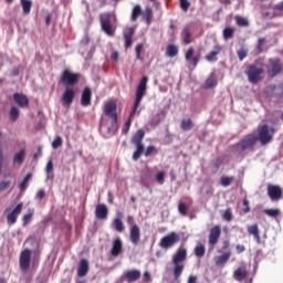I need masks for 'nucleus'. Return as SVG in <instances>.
Listing matches in <instances>:
<instances>
[{
  "instance_id": "obj_1",
  "label": "nucleus",
  "mask_w": 283,
  "mask_h": 283,
  "mask_svg": "<svg viewBox=\"0 0 283 283\" xmlns=\"http://www.w3.org/2000/svg\"><path fill=\"white\" fill-rule=\"evenodd\" d=\"M103 113L106 117L112 119V127L107 128V136L112 137L118 130V113H117V102L109 99L104 103Z\"/></svg>"
},
{
  "instance_id": "obj_2",
  "label": "nucleus",
  "mask_w": 283,
  "mask_h": 283,
  "mask_svg": "<svg viewBox=\"0 0 283 283\" xmlns=\"http://www.w3.org/2000/svg\"><path fill=\"white\" fill-rule=\"evenodd\" d=\"M187 258H188V250L186 247H179L177 252L174 253L171 262L174 265L172 273H174L175 281H178L182 275L186 268L185 262L187 261Z\"/></svg>"
},
{
  "instance_id": "obj_3",
  "label": "nucleus",
  "mask_w": 283,
  "mask_h": 283,
  "mask_svg": "<svg viewBox=\"0 0 283 283\" xmlns=\"http://www.w3.org/2000/svg\"><path fill=\"white\" fill-rule=\"evenodd\" d=\"M147 84H148V76H143L138 86H137V90H136L135 103H134V106H133V111L129 115L130 118L134 117L136 114H140V111H138V108L140 106V103L143 101V98L146 95Z\"/></svg>"
},
{
  "instance_id": "obj_4",
  "label": "nucleus",
  "mask_w": 283,
  "mask_h": 283,
  "mask_svg": "<svg viewBox=\"0 0 283 283\" xmlns=\"http://www.w3.org/2000/svg\"><path fill=\"white\" fill-rule=\"evenodd\" d=\"M144 138L145 130L143 128L138 129L132 138V144L136 146V151L133 154L134 161H138L145 151V145L143 144Z\"/></svg>"
},
{
  "instance_id": "obj_5",
  "label": "nucleus",
  "mask_w": 283,
  "mask_h": 283,
  "mask_svg": "<svg viewBox=\"0 0 283 283\" xmlns=\"http://www.w3.org/2000/svg\"><path fill=\"white\" fill-rule=\"evenodd\" d=\"M245 76H248L250 84L258 85L264 80V70L255 64H250L248 69H245Z\"/></svg>"
},
{
  "instance_id": "obj_6",
  "label": "nucleus",
  "mask_w": 283,
  "mask_h": 283,
  "mask_svg": "<svg viewBox=\"0 0 283 283\" xmlns=\"http://www.w3.org/2000/svg\"><path fill=\"white\" fill-rule=\"evenodd\" d=\"M265 70H266V76L269 78H275L283 71L281 60L280 59H269Z\"/></svg>"
},
{
  "instance_id": "obj_7",
  "label": "nucleus",
  "mask_w": 283,
  "mask_h": 283,
  "mask_svg": "<svg viewBox=\"0 0 283 283\" xmlns=\"http://www.w3.org/2000/svg\"><path fill=\"white\" fill-rule=\"evenodd\" d=\"M258 142V137L248 135V137L241 139L239 143L234 144V150L239 154L252 149Z\"/></svg>"
},
{
  "instance_id": "obj_8",
  "label": "nucleus",
  "mask_w": 283,
  "mask_h": 283,
  "mask_svg": "<svg viewBox=\"0 0 283 283\" xmlns=\"http://www.w3.org/2000/svg\"><path fill=\"white\" fill-rule=\"evenodd\" d=\"M80 78L78 73H73L69 69H65L61 74L60 84L63 86H74L78 83Z\"/></svg>"
},
{
  "instance_id": "obj_9",
  "label": "nucleus",
  "mask_w": 283,
  "mask_h": 283,
  "mask_svg": "<svg viewBox=\"0 0 283 283\" xmlns=\"http://www.w3.org/2000/svg\"><path fill=\"white\" fill-rule=\"evenodd\" d=\"M274 133H275V129L270 128L269 125L261 126V128H259V137H258L261 145L263 146L269 145L273 140Z\"/></svg>"
},
{
  "instance_id": "obj_10",
  "label": "nucleus",
  "mask_w": 283,
  "mask_h": 283,
  "mask_svg": "<svg viewBox=\"0 0 283 283\" xmlns=\"http://www.w3.org/2000/svg\"><path fill=\"white\" fill-rule=\"evenodd\" d=\"M101 28L107 36H111V38L114 36L115 29L112 25V14L111 13H102L101 14Z\"/></svg>"
},
{
  "instance_id": "obj_11",
  "label": "nucleus",
  "mask_w": 283,
  "mask_h": 283,
  "mask_svg": "<svg viewBox=\"0 0 283 283\" xmlns=\"http://www.w3.org/2000/svg\"><path fill=\"white\" fill-rule=\"evenodd\" d=\"M127 223L130 227V242L134 245H138L140 242V228L138 224L135 223L134 217L133 216H128L127 217ZM135 223V224H134Z\"/></svg>"
},
{
  "instance_id": "obj_12",
  "label": "nucleus",
  "mask_w": 283,
  "mask_h": 283,
  "mask_svg": "<svg viewBox=\"0 0 283 283\" xmlns=\"http://www.w3.org/2000/svg\"><path fill=\"white\" fill-rule=\"evenodd\" d=\"M179 241H180L179 234L176 232H170L169 234L161 238L159 245L160 248L167 250L176 245Z\"/></svg>"
},
{
  "instance_id": "obj_13",
  "label": "nucleus",
  "mask_w": 283,
  "mask_h": 283,
  "mask_svg": "<svg viewBox=\"0 0 283 283\" xmlns=\"http://www.w3.org/2000/svg\"><path fill=\"white\" fill-rule=\"evenodd\" d=\"M221 234H222L221 226L214 224V227L210 229V234H208V244L214 248L218 244Z\"/></svg>"
},
{
  "instance_id": "obj_14",
  "label": "nucleus",
  "mask_w": 283,
  "mask_h": 283,
  "mask_svg": "<svg viewBox=\"0 0 283 283\" xmlns=\"http://www.w3.org/2000/svg\"><path fill=\"white\" fill-rule=\"evenodd\" d=\"M266 192L271 201H279L283 198V189L277 185L269 184L266 187Z\"/></svg>"
},
{
  "instance_id": "obj_15",
  "label": "nucleus",
  "mask_w": 283,
  "mask_h": 283,
  "mask_svg": "<svg viewBox=\"0 0 283 283\" xmlns=\"http://www.w3.org/2000/svg\"><path fill=\"white\" fill-rule=\"evenodd\" d=\"M31 263V250L24 249L20 254V268L22 272H27Z\"/></svg>"
},
{
  "instance_id": "obj_16",
  "label": "nucleus",
  "mask_w": 283,
  "mask_h": 283,
  "mask_svg": "<svg viewBox=\"0 0 283 283\" xmlns=\"http://www.w3.org/2000/svg\"><path fill=\"white\" fill-rule=\"evenodd\" d=\"M23 209V202H19L14 209L8 213L7 216V222L8 226H13L17 222L18 217L20 216L21 211Z\"/></svg>"
},
{
  "instance_id": "obj_17",
  "label": "nucleus",
  "mask_w": 283,
  "mask_h": 283,
  "mask_svg": "<svg viewBox=\"0 0 283 283\" xmlns=\"http://www.w3.org/2000/svg\"><path fill=\"white\" fill-rule=\"evenodd\" d=\"M142 277V272L138 269H130L127 270L124 275L123 279L127 282V283H135L137 281H139Z\"/></svg>"
},
{
  "instance_id": "obj_18",
  "label": "nucleus",
  "mask_w": 283,
  "mask_h": 283,
  "mask_svg": "<svg viewBox=\"0 0 283 283\" xmlns=\"http://www.w3.org/2000/svg\"><path fill=\"white\" fill-rule=\"evenodd\" d=\"M124 251L123 240L117 237L113 240V248L111 249V255L114 258L119 256Z\"/></svg>"
},
{
  "instance_id": "obj_19",
  "label": "nucleus",
  "mask_w": 283,
  "mask_h": 283,
  "mask_svg": "<svg viewBox=\"0 0 283 283\" xmlns=\"http://www.w3.org/2000/svg\"><path fill=\"white\" fill-rule=\"evenodd\" d=\"M13 99L14 103L20 107V108H25L29 105V97L25 94L22 93H14L13 94Z\"/></svg>"
},
{
  "instance_id": "obj_20",
  "label": "nucleus",
  "mask_w": 283,
  "mask_h": 283,
  "mask_svg": "<svg viewBox=\"0 0 283 283\" xmlns=\"http://www.w3.org/2000/svg\"><path fill=\"white\" fill-rule=\"evenodd\" d=\"M95 216L98 220H106L108 217V208L105 203H98L96 206Z\"/></svg>"
},
{
  "instance_id": "obj_21",
  "label": "nucleus",
  "mask_w": 283,
  "mask_h": 283,
  "mask_svg": "<svg viewBox=\"0 0 283 283\" xmlns=\"http://www.w3.org/2000/svg\"><path fill=\"white\" fill-rule=\"evenodd\" d=\"M88 272H90V263L87 259H81V262L77 266V275L80 277H84L87 275Z\"/></svg>"
},
{
  "instance_id": "obj_22",
  "label": "nucleus",
  "mask_w": 283,
  "mask_h": 283,
  "mask_svg": "<svg viewBox=\"0 0 283 283\" xmlns=\"http://www.w3.org/2000/svg\"><path fill=\"white\" fill-rule=\"evenodd\" d=\"M75 98V91L73 88H66L64 94L62 95V102L64 105H72Z\"/></svg>"
},
{
  "instance_id": "obj_23",
  "label": "nucleus",
  "mask_w": 283,
  "mask_h": 283,
  "mask_svg": "<svg viewBox=\"0 0 283 283\" xmlns=\"http://www.w3.org/2000/svg\"><path fill=\"white\" fill-rule=\"evenodd\" d=\"M81 104L83 107H88L92 104V91L90 87H85L82 93Z\"/></svg>"
},
{
  "instance_id": "obj_24",
  "label": "nucleus",
  "mask_w": 283,
  "mask_h": 283,
  "mask_svg": "<svg viewBox=\"0 0 283 283\" xmlns=\"http://www.w3.org/2000/svg\"><path fill=\"white\" fill-rule=\"evenodd\" d=\"M221 51H222L221 45L219 44L214 45L213 51H210L206 56V60L208 61V63L217 62L218 61L217 56L221 53Z\"/></svg>"
},
{
  "instance_id": "obj_25",
  "label": "nucleus",
  "mask_w": 283,
  "mask_h": 283,
  "mask_svg": "<svg viewBox=\"0 0 283 283\" xmlns=\"http://www.w3.org/2000/svg\"><path fill=\"white\" fill-rule=\"evenodd\" d=\"M248 276V271L245 266H239L237 270H234L233 277L238 282H242Z\"/></svg>"
},
{
  "instance_id": "obj_26",
  "label": "nucleus",
  "mask_w": 283,
  "mask_h": 283,
  "mask_svg": "<svg viewBox=\"0 0 283 283\" xmlns=\"http://www.w3.org/2000/svg\"><path fill=\"white\" fill-rule=\"evenodd\" d=\"M248 233L254 237V240H256V243L261 244L260 229L258 223L248 226Z\"/></svg>"
},
{
  "instance_id": "obj_27",
  "label": "nucleus",
  "mask_w": 283,
  "mask_h": 283,
  "mask_svg": "<svg viewBox=\"0 0 283 283\" xmlns=\"http://www.w3.org/2000/svg\"><path fill=\"white\" fill-rule=\"evenodd\" d=\"M193 54H195V49L193 46H190L189 50L186 52V61L192 62V66L197 67L200 59L199 56H193Z\"/></svg>"
},
{
  "instance_id": "obj_28",
  "label": "nucleus",
  "mask_w": 283,
  "mask_h": 283,
  "mask_svg": "<svg viewBox=\"0 0 283 283\" xmlns=\"http://www.w3.org/2000/svg\"><path fill=\"white\" fill-rule=\"evenodd\" d=\"M135 34V29L129 28L128 31L124 33V39H125V48L130 49L133 45V36Z\"/></svg>"
},
{
  "instance_id": "obj_29",
  "label": "nucleus",
  "mask_w": 283,
  "mask_h": 283,
  "mask_svg": "<svg viewBox=\"0 0 283 283\" xmlns=\"http://www.w3.org/2000/svg\"><path fill=\"white\" fill-rule=\"evenodd\" d=\"M122 217H123L122 212H118L117 217L113 221L115 230L118 233H123L125 231V224L122 221Z\"/></svg>"
},
{
  "instance_id": "obj_30",
  "label": "nucleus",
  "mask_w": 283,
  "mask_h": 283,
  "mask_svg": "<svg viewBox=\"0 0 283 283\" xmlns=\"http://www.w3.org/2000/svg\"><path fill=\"white\" fill-rule=\"evenodd\" d=\"M206 254V247L202 242H197V245H195V256L197 259L203 258Z\"/></svg>"
},
{
  "instance_id": "obj_31",
  "label": "nucleus",
  "mask_w": 283,
  "mask_h": 283,
  "mask_svg": "<svg viewBox=\"0 0 283 283\" xmlns=\"http://www.w3.org/2000/svg\"><path fill=\"white\" fill-rule=\"evenodd\" d=\"M231 258V252H223V254L217 256V260H214V264L217 265H223L226 264Z\"/></svg>"
},
{
  "instance_id": "obj_32",
  "label": "nucleus",
  "mask_w": 283,
  "mask_h": 283,
  "mask_svg": "<svg viewBox=\"0 0 283 283\" xmlns=\"http://www.w3.org/2000/svg\"><path fill=\"white\" fill-rule=\"evenodd\" d=\"M178 53H179V49H178L177 45L169 44L167 46V51H166V56L167 57L174 59V57L178 56Z\"/></svg>"
},
{
  "instance_id": "obj_33",
  "label": "nucleus",
  "mask_w": 283,
  "mask_h": 283,
  "mask_svg": "<svg viewBox=\"0 0 283 283\" xmlns=\"http://www.w3.org/2000/svg\"><path fill=\"white\" fill-rule=\"evenodd\" d=\"M142 14H144V12L140 4H136L132 11V21L137 22L139 17H142Z\"/></svg>"
},
{
  "instance_id": "obj_34",
  "label": "nucleus",
  "mask_w": 283,
  "mask_h": 283,
  "mask_svg": "<svg viewBox=\"0 0 283 283\" xmlns=\"http://www.w3.org/2000/svg\"><path fill=\"white\" fill-rule=\"evenodd\" d=\"M234 34H235L234 28L228 27V28L223 29V40L224 41L232 40Z\"/></svg>"
},
{
  "instance_id": "obj_35",
  "label": "nucleus",
  "mask_w": 283,
  "mask_h": 283,
  "mask_svg": "<svg viewBox=\"0 0 283 283\" xmlns=\"http://www.w3.org/2000/svg\"><path fill=\"white\" fill-rule=\"evenodd\" d=\"M146 20L147 25H150L153 23L154 19V12L150 7H146L145 12L143 13Z\"/></svg>"
},
{
  "instance_id": "obj_36",
  "label": "nucleus",
  "mask_w": 283,
  "mask_h": 283,
  "mask_svg": "<svg viewBox=\"0 0 283 283\" xmlns=\"http://www.w3.org/2000/svg\"><path fill=\"white\" fill-rule=\"evenodd\" d=\"M218 85V81L216 77L210 76L206 80V84H203V88L206 90H212Z\"/></svg>"
},
{
  "instance_id": "obj_37",
  "label": "nucleus",
  "mask_w": 283,
  "mask_h": 283,
  "mask_svg": "<svg viewBox=\"0 0 283 283\" xmlns=\"http://www.w3.org/2000/svg\"><path fill=\"white\" fill-rule=\"evenodd\" d=\"M180 127H181V130L184 132H190L193 128V122L190 118L182 119Z\"/></svg>"
},
{
  "instance_id": "obj_38",
  "label": "nucleus",
  "mask_w": 283,
  "mask_h": 283,
  "mask_svg": "<svg viewBox=\"0 0 283 283\" xmlns=\"http://www.w3.org/2000/svg\"><path fill=\"white\" fill-rule=\"evenodd\" d=\"M32 177H33L32 172H29V174L24 177L23 181H21V184L19 185L21 192H23V191L27 190L28 185H29V181L32 179Z\"/></svg>"
},
{
  "instance_id": "obj_39",
  "label": "nucleus",
  "mask_w": 283,
  "mask_h": 283,
  "mask_svg": "<svg viewBox=\"0 0 283 283\" xmlns=\"http://www.w3.org/2000/svg\"><path fill=\"white\" fill-rule=\"evenodd\" d=\"M234 21H237V24L240 28H248L250 25L249 20L247 18L241 17V15L234 17Z\"/></svg>"
},
{
  "instance_id": "obj_40",
  "label": "nucleus",
  "mask_w": 283,
  "mask_h": 283,
  "mask_svg": "<svg viewBox=\"0 0 283 283\" xmlns=\"http://www.w3.org/2000/svg\"><path fill=\"white\" fill-rule=\"evenodd\" d=\"M266 43L265 38H259V41H256V55H261L264 52V44Z\"/></svg>"
},
{
  "instance_id": "obj_41",
  "label": "nucleus",
  "mask_w": 283,
  "mask_h": 283,
  "mask_svg": "<svg viewBox=\"0 0 283 283\" xmlns=\"http://www.w3.org/2000/svg\"><path fill=\"white\" fill-rule=\"evenodd\" d=\"M182 38H184V42L186 45L191 44L192 40H191V32L189 28H185L182 31Z\"/></svg>"
},
{
  "instance_id": "obj_42",
  "label": "nucleus",
  "mask_w": 283,
  "mask_h": 283,
  "mask_svg": "<svg viewBox=\"0 0 283 283\" xmlns=\"http://www.w3.org/2000/svg\"><path fill=\"white\" fill-rule=\"evenodd\" d=\"M234 178L229 176H221V180H219V185L222 187H230L233 182Z\"/></svg>"
},
{
  "instance_id": "obj_43",
  "label": "nucleus",
  "mask_w": 283,
  "mask_h": 283,
  "mask_svg": "<svg viewBox=\"0 0 283 283\" xmlns=\"http://www.w3.org/2000/svg\"><path fill=\"white\" fill-rule=\"evenodd\" d=\"M24 158H25V150L21 149L18 154H15L13 158L14 164L22 165Z\"/></svg>"
},
{
  "instance_id": "obj_44",
  "label": "nucleus",
  "mask_w": 283,
  "mask_h": 283,
  "mask_svg": "<svg viewBox=\"0 0 283 283\" xmlns=\"http://www.w3.org/2000/svg\"><path fill=\"white\" fill-rule=\"evenodd\" d=\"M34 214V209H29L28 213L22 217L23 227H27Z\"/></svg>"
},
{
  "instance_id": "obj_45",
  "label": "nucleus",
  "mask_w": 283,
  "mask_h": 283,
  "mask_svg": "<svg viewBox=\"0 0 283 283\" xmlns=\"http://www.w3.org/2000/svg\"><path fill=\"white\" fill-rule=\"evenodd\" d=\"M20 115V111L17 106H12L10 109V119L11 122H17Z\"/></svg>"
},
{
  "instance_id": "obj_46",
  "label": "nucleus",
  "mask_w": 283,
  "mask_h": 283,
  "mask_svg": "<svg viewBox=\"0 0 283 283\" xmlns=\"http://www.w3.org/2000/svg\"><path fill=\"white\" fill-rule=\"evenodd\" d=\"M158 154V149L156 146L150 145L147 147L146 151H145V157H151V156H156Z\"/></svg>"
},
{
  "instance_id": "obj_47",
  "label": "nucleus",
  "mask_w": 283,
  "mask_h": 283,
  "mask_svg": "<svg viewBox=\"0 0 283 283\" xmlns=\"http://www.w3.org/2000/svg\"><path fill=\"white\" fill-rule=\"evenodd\" d=\"M263 213L270 218H277L280 216V209H264Z\"/></svg>"
},
{
  "instance_id": "obj_48",
  "label": "nucleus",
  "mask_w": 283,
  "mask_h": 283,
  "mask_svg": "<svg viewBox=\"0 0 283 283\" xmlns=\"http://www.w3.org/2000/svg\"><path fill=\"white\" fill-rule=\"evenodd\" d=\"M249 51L244 48H241L239 51H237V56L239 57L240 62H243L248 57Z\"/></svg>"
},
{
  "instance_id": "obj_49",
  "label": "nucleus",
  "mask_w": 283,
  "mask_h": 283,
  "mask_svg": "<svg viewBox=\"0 0 283 283\" xmlns=\"http://www.w3.org/2000/svg\"><path fill=\"white\" fill-rule=\"evenodd\" d=\"M24 14H29L31 12L32 2L30 0H21Z\"/></svg>"
},
{
  "instance_id": "obj_50",
  "label": "nucleus",
  "mask_w": 283,
  "mask_h": 283,
  "mask_svg": "<svg viewBox=\"0 0 283 283\" xmlns=\"http://www.w3.org/2000/svg\"><path fill=\"white\" fill-rule=\"evenodd\" d=\"M150 178V170L149 168H146L142 171L140 181L142 184H145Z\"/></svg>"
},
{
  "instance_id": "obj_51",
  "label": "nucleus",
  "mask_w": 283,
  "mask_h": 283,
  "mask_svg": "<svg viewBox=\"0 0 283 283\" xmlns=\"http://www.w3.org/2000/svg\"><path fill=\"white\" fill-rule=\"evenodd\" d=\"M178 210H179V213L181 216L186 217L188 214V206H187V203L179 202Z\"/></svg>"
},
{
  "instance_id": "obj_52",
  "label": "nucleus",
  "mask_w": 283,
  "mask_h": 283,
  "mask_svg": "<svg viewBox=\"0 0 283 283\" xmlns=\"http://www.w3.org/2000/svg\"><path fill=\"white\" fill-rule=\"evenodd\" d=\"M223 220L231 222L233 220V213L231 208L226 209V212H223Z\"/></svg>"
},
{
  "instance_id": "obj_53",
  "label": "nucleus",
  "mask_w": 283,
  "mask_h": 283,
  "mask_svg": "<svg viewBox=\"0 0 283 283\" xmlns=\"http://www.w3.org/2000/svg\"><path fill=\"white\" fill-rule=\"evenodd\" d=\"M62 145H63V139H62L61 136H57V137L53 140V143H52V148H53V149H59L60 147H62Z\"/></svg>"
},
{
  "instance_id": "obj_54",
  "label": "nucleus",
  "mask_w": 283,
  "mask_h": 283,
  "mask_svg": "<svg viewBox=\"0 0 283 283\" xmlns=\"http://www.w3.org/2000/svg\"><path fill=\"white\" fill-rule=\"evenodd\" d=\"M191 3L188 0H180V8L184 12H188Z\"/></svg>"
},
{
  "instance_id": "obj_55",
  "label": "nucleus",
  "mask_w": 283,
  "mask_h": 283,
  "mask_svg": "<svg viewBox=\"0 0 283 283\" xmlns=\"http://www.w3.org/2000/svg\"><path fill=\"white\" fill-rule=\"evenodd\" d=\"M165 177H166V172H165V171L158 172L157 176H156L157 182H158L159 185H164V182H165Z\"/></svg>"
},
{
  "instance_id": "obj_56",
  "label": "nucleus",
  "mask_w": 283,
  "mask_h": 283,
  "mask_svg": "<svg viewBox=\"0 0 283 283\" xmlns=\"http://www.w3.org/2000/svg\"><path fill=\"white\" fill-rule=\"evenodd\" d=\"M243 206L245 208H243V213L248 214L251 212V209H250V201L247 199V198H243Z\"/></svg>"
},
{
  "instance_id": "obj_57",
  "label": "nucleus",
  "mask_w": 283,
  "mask_h": 283,
  "mask_svg": "<svg viewBox=\"0 0 283 283\" xmlns=\"http://www.w3.org/2000/svg\"><path fill=\"white\" fill-rule=\"evenodd\" d=\"M53 167H54V165H53V161L51 159V160L48 161V165H46V168H45V171H46L48 175L53 172Z\"/></svg>"
},
{
  "instance_id": "obj_58",
  "label": "nucleus",
  "mask_w": 283,
  "mask_h": 283,
  "mask_svg": "<svg viewBox=\"0 0 283 283\" xmlns=\"http://www.w3.org/2000/svg\"><path fill=\"white\" fill-rule=\"evenodd\" d=\"M130 125H132V122H130V119H128V120L125 123V126H124V128H123V134H124V135H127V134H128V132H129V129H130Z\"/></svg>"
},
{
  "instance_id": "obj_59",
  "label": "nucleus",
  "mask_w": 283,
  "mask_h": 283,
  "mask_svg": "<svg viewBox=\"0 0 283 283\" xmlns=\"http://www.w3.org/2000/svg\"><path fill=\"white\" fill-rule=\"evenodd\" d=\"M10 187V181L6 180V181H1L0 182V191H4Z\"/></svg>"
},
{
  "instance_id": "obj_60",
  "label": "nucleus",
  "mask_w": 283,
  "mask_h": 283,
  "mask_svg": "<svg viewBox=\"0 0 283 283\" xmlns=\"http://www.w3.org/2000/svg\"><path fill=\"white\" fill-rule=\"evenodd\" d=\"M144 282L145 283H150L151 282V274H150V272L146 271L144 273Z\"/></svg>"
},
{
  "instance_id": "obj_61",
  "label": "nucleus",
  "mask_w": 283,
  "mask_h": 283,
  "mask_svg": "<svg viewBox=\"0 0 283 283\" xmlns=\"http://www.w3.org/2000/svg\"><path fill=\"white\" fill-rule=\"evenodd\" d=\"M44 197H45V191H44V189H39V191H38V193H36V198H38L39 200H43Z\"/></svg>"
},
{
  "instance_id": "obj_62",
  "label": "nucleus",
  "mask_w": 283,
  "mask_h": 283,
  "mask_svg": "<svg viewBox=\"0 0 283 283\" xmlns=\"http://www.w3.org/2000/svg\"><path fill=\"white\" fill-rule=\"evenodd\" d=\"M245 245L244 244H237V253L241 254L245 251Z\"/></svg>"
},
{
  "instance_id": "obj_63",
  "label": "nucleus",
  "mask_w": 283,
  "mask_h": 283,
  "mask_svg": "<svg viewBox=\"0 0 283 283\" xmlns=\"http://www.w3.org/2000/svg\"><path fill=\"white\" fill-rule=\"evenodd\" d=\"M111 59L113 62H118L119 53L117 51L113 52V54L111 55Z\"/></svg>"
},
{
  "instance_id": "obj_64",
  "label": "nucleus",
  "mask_w": 283,
  "mask_h": 283,
  "mask_svg": "<svg viewBox=\"0 0 283 283\" xmlns=\"http://www.w3.org/2000/svg\"><path fill=\"white\" fill-rule=\"evenodd\" d=\"M198 282V277L197 275H190L188 279V283H197Z\"/></svg>"
}]
</instances>
